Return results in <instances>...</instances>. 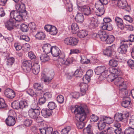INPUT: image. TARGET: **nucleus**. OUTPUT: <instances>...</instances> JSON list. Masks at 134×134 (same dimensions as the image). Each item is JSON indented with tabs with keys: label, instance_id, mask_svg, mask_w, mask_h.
Instances as JSON below:
<instances>
[{
	"label": "nucleus",
	"instance_id": "obj_1",
	"mask_svg": "<svg viewBox=\"0 0 134 134\" xmlns=\"http://www.w3.org/2000/svg\"><path fill=\"white\" fill-rule=\"evenodd\" d=\"M110 74L107 77V79L109 82L113 81H114V84L117 86L123 87L124 84H126V82H124L123 78L121 77H118V74H119L120 70L117 69L113 67H110L109 69Z\"/></svg>",
	"mask_w": 134,
	"mask_h": 134
},
{
	"label": "nucleus",
	"instance_id": "obj_2",
	"mask_svg": "<svg viewBox=\"0 0 134 134\" xmlns=\"http://www.w3.org/2000/svg\"><path fill=\"white\" fill-rule=\"evenodd\" d=\"M72 112L77 115V120L79 122H77L76 125L79 129H81L85 126V124L83 122L86 118V115L83 108L81 106L76 105L71 109Z\"/></svg>",
	"mask_w": 134,
	"mask_h": 134
},
{
	"label": "nucleus",
	"instance_id": "obj_3",
	"mask_svg": "<svg viewBox=\"0 0 134 134\" xmlns=\"http://www.w3.org/2000/svg\"><path fill=\"white\" fill-rule=\"evenodd\" d=\"M99 1L102 5H100L97 3H96L95 8H93V10H95V9H96L99 13L98 16H100L103 15L104 13L105 10L104 5H106L108 3V0H99Z\"/></svg>",
	"mask_w": 134,
	"mask_h": 134
},
{
	"label": "nucleus",
	"instance_id": "obj_4",
	"mask_svg": "<svg viewBox=\"0 0 134 134\" xmlns=\"http://www.w3.org/2000/svg\"><path fill=\"white\" fill-rule=\"evenodd\" d=\"M106 70V67L104 66H101L97 67L95 69L94 72L97 75L101 74L104 75L105 77H108L109 72V69Z\"/></svg>",
	"mask_w": 134,
	"mask_h": 134
},
{
	"label": "nucleus",
	"instance_id": "obj_5",
	"mask_svg": "<svg viewBox=\"0 0 134 134\" xmlns=\"http://www.w3.org/2000/svg\"><path fill=\"white\" fill-rule=\"evenodd\" d=\"M41 109L40 108L38 107L35 108H31L28 111V115L31 118L35 119L40 115V110Z\"/></svg>",
	"mask_w": 134,
	"mask_h": 134
},
{
	"label": "nucleus",
	"instance_id": "obj_6",
	"mask_svg": "<svg viewBox=\"0 0 134 134\" xmlns=\"http://www.w3.org/2000/svg\"><path fill=\"white\" fill-rule=\"evenodd\" d=\"M115 4H117L118 7L122 9H124L127 12L130 10V6L128 5L127 3L125 0H120L118 2H114Z\"/></svg>",
	"mask_w": 134,
	"mask_h": 134
},
{
	"label": "nucleus",
	"instance_id": "obj_7",
	"mask_svg": "<svg viewBox=\"0 0 134 134\" xmlns=\"http://www.w3.org/2000/svg\"><path fill=\"white\" fill-rule=\"evenodd\" d=\"M128 42L127 40H124L121 41L120 46L118 49V51L119 53L125 54L127 51L128 47L127 44L125 42Z\"/></svg>",
	"mask_w": 134,
	"mask_h": 134
},
{
	"label": "nucleus",
	"instance_id": "obj_8",
	"mask_svg": "<svg viewBox=\"0 0 134 134\" xmlns=\"http://www.w3.org/2000/svg\"><path fill=\"white\" fill-rule=\"evenodd\" d=\"M126 88V84H124L123 87H120L119 88V96L123 99L129 97V94H128V91Z\"/></svg>",
	"mask_w": 134,
	"mask_h": 134
},
{
	"label": "nucleus",
	"instance_id": "obj_9",
	"mask_svg": "<svg viewBox=\"0 0 134 134\" xmlns=\"http://www.w3.org/2000/svg\"><path fill=\"white\" fill-rule=\"evenodd\" d=\"M116 46L115 44H113L110 46L107 47L105 50L103 51V54L108 57H112V54L113 53H115L114 51L116 48Z\"/></svg>",
	"mask_w": 134,
	"mask_h": 134
},
{
	"label": "nucleus",
	"instance_id": "obj_10",
	"mask_svg": "<svg viewBox=\"0 0 134 134\" xmlns=\"http://www.w3.org/2000/svg\"><path fill=\"white\" fill-rule=\"evenodd\" d=\"M54 73L50 76L46 75V72L44 71L42 72L41 74L42 78L41 80L43 81L45 84L48 85L51 82V81L53 78Z\"/></svg>",
	"mask_w": 134,
	"mask_h": 134
},
{
	"label": "nucleus",
	"instance_id": "obj_11",
	"mask_svg": "<svg viewBox=\"0 0 134 134\" xmlns=\"http://www.w3.org/2000/svg\"><path fill=\"white\" fill-rule=\"evenodd\" d=\"M32 66V63L31 61L26 60L23 63L22 67L25 72L27 73L31 71Z\"/></svg>",
	"mask_w": 134,
	"mask_h": 134
},
{
	"label": "nucleus",
	"instance_id": "obj_12",
	"mask_svg": "<svg viewBox=\"0 0 134 134\" xmlns=\"http://www.w3.org/2000/svg\"><path fill=\"white\" fill-rule=\"evenodd\" d=\"M10 17L18 21H20L23 19L22 16L19 12H18L16 11H12L10 13Z\"/></svg>",
	"mask_w": 134,
	"mask_h": 134
},
{
	"label": "nucleus",
	"instance_id": "obj_13",
	"mask_svg": "<svg viewBox=\"0 0 134 134\" xmlns=\"http://www.w3.org/2000/svg\"><path fill=\"white\" fill-rule=\"evenodd\" d=\"M78 9L83 12L85 15H88L90 14L91 10L90 7L86 5L82 6L80 4H77Z\"/></svg>",
	"mask_w": 134,
	"mask_h": 134
},
{
	"label": "nucleus",
	"instance_id": "obj_14",
	"mask_svg": "<svg viewBox=\"0 0 134 134\" xmlns=\"http://www.w3.org/2000/svg\"><path fill=\"white\" fill-rule=\"evenodd\" d=\"M15 21L13 19L10 18L9 20H8L5 23V26L8 30L10 31L14 29V26L15 25Z\"/></svg>",
	"mask_w": 134,
	"mask_h": 134
},
{
	"label": "nucleus",
	"instance_id": "obj_15",
	"mask_svg": "<svg viewBox=\"0 0 134 134\" xmlns=\"http://www.w3.org/2000/svg\"><path fill=\"white\" fill-rule=\"evenodd\" d=\"M121 106L125 108H130L131 107L132 104L130 98L127 97L123 99L121 103Z\"/></svg>",
	"mask_w": 134,
	"mask_h": 134
},
{
	"label": "nucleus",
	"instance_id": "obj_16",
	"mask_svg": "<svg viewBox=\"0 0 134 134\" xmlns=\"http://www.w3.org/2000/svg\"><path fill=\"white\" fill-rule=\"evenodd\" d=\"M114 21L117 26L121 30H123L124 29V25L123 21L120 18L116 16L114 18Z\"/></svg>",
	"mask_w": 134,
	"mask_h": 134
},
{
	"label": "nucleus",
	"instance_id": "obj_17",
	"mask_svg": "<svg viewBox=\"0 0 134 134\" xmlns=\"http://www.w3.org/2000/svg\"><path fill=\"white\" fill-rule=\"evenodd\" d=\"M4 95L7 98L10 99H13L15 96V93L12 90L7 89L6 90Z\"/></svg>",
	"mask_w": 134,
	"mask_h": 134
},
{
	"label": "nucleus",
	"instance_id": "obj_18",
	"mask_svg": "<svg viewBox=\"0 0 134 134\" xmlns=\"http://www.w3.org/2000/svg\"><path fill=\"white\" fill-rule=\"evenodd\" d=\"M51 51V52L52 56L54 57H58L59 53L61 52V51L59 48L56 46H52Z\"/></svg>",
	"mask_w": 134,
	"mask_h": 134
},
{
	"label": "nucleus",
	"instance_id": "obj_19",
	"mask_svg": "<svg viewBox=\"0 0 134 134\" xmlns=\"http://www.w3.org/2000/svg\"><path fill=\"white\" fill-rule=\"evenodd\" d=\"M39 130L42 134H52L53 131V128L50 127L39 129Z\"/></svg>",
	"mask_w": 134,
	"mask_h": 134
},
{
	"label": "nucleus",
	"instance_id": "obj_20",
	"mask_svg": "<svg viewBox=\"0 0 134 134\" xmlns=\"http://www.w3.org/2000/svg\"><path fill=\"white\" fill-rule=\"evenodd\" d=\"M80 87V91L81 95L83 96L85 94L86 91L88 89V85L87 83L84 82H82L79 85Z\"/></svg>",
	"mask_w": 134,
	"mask_h": 134
},
{
	"label": "nucleus",
	"instance_id": "obj_21",
	"mask_svg": "<svg viewBox=\"0 0 134 134\" xmlns=\"http://www.w3.org/2000/svg\"><path fill=\"white\" fill-rule=\"evenodd\" d=\"M6 124L8 126H11L15 124V118L12 116H9L5 120Z\"/></svg>",
	"mask_w": 134,
	"mask_h": 134
},
{
	"label": "nucleus",
	"instance_id": "obj_22",
	"mask_svg": "<svg viewBox=\"0 0 134 134\" xmlns=\"http://www.w3.org/2000/svg\"><path fill=\"white\" fill-rule=\"evenodd\" d=\"M52 111L48 109H43L41 112L42 115L45 118H48L52 114Z\"/></svg>",
	"mask_w": 134,
	"mask_h": 134
},
{
	"label": "nucleus",
	"instance_id": "obj_23",
	"mask_svg": "<svg viewBox=\"0 0 134 134\" xmlns=\"http://www.w3.org/2000/svg\"><path fill=\"white\" fill-rule=\"evenodd\" d=\"M75 20L77 22L81 23L83 22L84 18L83 14L81 13H77L76 15Z\"/></svg>",
	"mask_w": 134,
	"mask_h": 134
},
{
	"label": "nucleus",
	"instance_id": "obj_24",
	"mask_svg": "<svg viewBox=\"0 0 134 134\" xmlns=\"http://www.w3.org/2000/svg\"><path fill=\"white\" fill-rule=\"evenodd\" d=\"M98 129L100 130H102L104 129L106 126V123L104 121H103L101 118H99V121L97 123Z\"/></svg>",
	"mask_w": 134,
	"mask_h": 134
},
{
	"label": "nucleus",
	"instance_id": "obj_25",
	"mask_svg": "<svg viewBox=\"0 0 134 134\" xmlns=\"http://www.w3.org/2000/svg\"><path fill=\"white\" fill-rule=\"evenodd\" d=\"M83 75V72L81 70L77 69L75 72L74 74L73 73L71 74H68V76L71 77L74 75L76 77H81Z\"/></svg>",
	"mask_w": 134,
	"mask_h": 134
},
{
	"label": "nucleus",
	"instance_id": "obj_26",
	"mask_svg": "<svg viewBox=\"0 0 134 134\" xmlns=\"http://www.w3.org/2000/svg\"><path fill=\"white\" fill-rule=\"evenodd\" d=\"M91 70H88L86 72V74L82 78L83 82L87 83L90 81V77L91 76Z\"/></svg>",
	"mask_w": 134,
	"mask_h": 134
},
{
	"label": "nucleus",
	"instance_id": "obj_27",
	"mask_svg": "<svg viewBox=\"0 0 134 134\" xmlns=\"http://www.w3.org/2000/svg\"><path fill=\"white\" fill-rule=\"evenodd\" d=\"M32 72L35 75L37 74L39 72L40 65L38 63L34 64L32 68Z\"/></svg>",
	"mask_w": 134,
	"mask_h": 134
},
{
	"label": "nucleus",
	"instance_id": "obj_28",
	"mask_svg": "<svg viewBox=\"0 0 134 134\" xmlns=\"http://www.w3.org/2000/svg\"><path fill=\"white\" fill-rule=\"evenodd\" d=\"M52 47L50 44H45L42 47L43 52L47 54L51 52V49Z\"/></svg>",
	"mask_w": 134,
	"mask_h": 134
},
{
	"label": "nucleus",
	"instance_id": "obj_29",
	"mask_svg": "<svg viewBox=\"0 0 134 134\" xmlns=\"http://www.w3.org/2000/svg\"><path fill=\"white\" fill-rule=\"evenodd\" d=\"M98 35H99V37L102 41H105L108 35L105 31H98Z\"/></svg>",
	"mask_w": 134,
	"mask_h": 134
},
{
	"label": "nucleus",
	"instance_id": "obj_30",
	"mask_svg": "<svg viewBox=\"0 0 134 134\" xmlns=\"http://www.w3.org/2000/svg\"><path fill=\"white\" fill-rule=\"evenodd\" d=\"M100 117L102 119L103 121H104L106 124H111L114 121L113 119L110 117L104 115H101Z\"/></svg>",
	"mask_w": 134,
	"mask_h": 134
},
{
	"label": "nucleus",
	"instance_id": "obj_31",
	"mask_svg": "<svg viewBox=\"0 0 134 134\" xmlns=\"http://www.w3.org/2000/svg\"><path fill=\"white\" fill-rule=\"evenodd\" d=\"M20 109L24 110L28 108V104L27 100H21L19 101Z\"/></svg>",
	"mask_w": 134,
	"mask_h": 134
},
{
	"label": "nucleus",
	"instance_id": "obj_32",
	"mask_svg": "<svg viewBox=\"0 0 134 134\" xmlns=\"http://www.w3.org/2000/svg\"><path fill=\"white\" fill-rule=\"evenodd\" d=\"M124 114L121 113H117L114 116V119L118 122L121 121L124 119Z\"/></svg>",
	"mask_w": 134,
	"mask_h": 134
},
{
	"label": "nucleus",
	"instance_id": "obj_33",
	"mask_svg": "<svg viewBox=\"0 0 134 134\" xmlns=\"http://www.w3.org/2000/svg\"><path fill=\"white\" fill-rule=\"evenodd\" d=\"M102 29L104 30H107L109 31L113 29V25L111 23H105L102 25Z\"/></svg>",
	"mask_w": 134,
	"mask_h": 134
},
{
	"label": "nucleus",
	"instance_id": "obj_34",
	"mask_svg": "<svg viewBox=\"0 0 134 134\" xmlns=\"http://www.w3.org/2000/svg\"><path fill=\"white\" fill-rule=\"evenodd\" d=\"M47 54L46 53L45 54H42L40 56V58L42 62H46L50 60L49 57Z\"/></svg>",
	"mask_w": 134,
	"mask_h": 134
},
{
	"label": "nucleus",
	"instance_id": "obj_35",
	"mask_svg": "<svg viewBox=\"0 0 134 134\" xmlns=\"http://www.w3.org/2000/svg\"><path fill=\"white\" fill-rule=\"evenodd\" d=\"M15 7L18 12L25 9V3H17L15 5Z\"/></svg>",
	"mask_w": 134,
	"mask_h": 134
},
{
	"label": "nucleus",
	"instance_id": "obj_36",
	"mask_svg": "<svg viewBox=\"0 0 134 134\" xmlns=\"http://www.w3.org/2000/svg\"><path fill=\"white\" fill-rule=\"evenodd\" d=\"M71 31L73 34H76L78 32L79 30V26L76 23H73L71 25Z\"/></svg>",
	"mask_w": 134,
	"mask_h": 134
},
{
	"label": "nucleus",
	"instance_id": "obj_37",
	"mask_svg": "<svg viewBox=\"0 0 134 134\" xmlns=\"http://www.w3.org/2000/svg\"><path fill=\"white\" fill-rule=\"evenodd\" d=\"M106 40L105 42L107 44H110L113 43L114 41L115 40V37L113 35H108Z\"/></svg>",
	"mask_w": 134,
	"mask_h": 134
},
{
	"label": "nucleus",
	"instance_id": "obj_38",
	"mask_svg": "<svg viewBox=\"0 0 134 134\" xmlns=\"http://www.w3.org/2000/svg\"><path fill=\"white\" fill-rule=\"evenodd\" d=\"M84 134H92V129L91 125H88L87 127L83 130Z\"/></svg>",
	"mask_w": 134,
	"mask_h": 134
},
{
	"label": "nucleus",
	"instance_id": "obj_39",
	"mask_svg": "<svg viewBox=\"0 0 134 134\" xmlns=\"http://www.w3.org/2000/svg\"><path fill=\"white\" fill-rule=\"evenodd\" d=\"M93 31H95L97 30L98 29V22L97 18H95L93 17Z\"/></svg>",
	"mask_w": 134,
	"mask_h": 134
},
{
	"label": "nucleus",
	"instance_id": "obj_40",
	"mask_svg": "<svg viewBox=\"0 0 134 134\" xmlns=\"http://www.w3.org/2000/svg\"><path fill=\"white\" fill-rule=\"evenodd\" d=\"M88 34V32L85 30H81L77 34V36L80 38H83Z\"/></svg>",
	"mask_w": 134,
	"mask_h": 134
},
{
	"label": "nucleus",
	"instance_id": "obj_41",
	"mask_svg": "<svg viewBox=\"0 0 134 134\" xmlns=\"http://www.w3.org/2000/svg\"><path fill=\"white\" fill-rule=\"evenodd\" d=\"M19 101L15 100L12 102L11 104L12 108L14 109H20Z\"/></svg>",
	"mask_w": 134,
	"mask_h": 134
},
{
	"label": "nucleus",
	"instance_id": "obj_42",
	"mask_svg": "<svg viewBox=\"0 0 134 134\" xmlns=\"http://www.w3.org/2000/svg\"><path fill=\"white\" fill-rule=\"evenodd\" d=\"M27 93L32 97H37L38 96L39 92H35L31 89H29L27 91Z\"/></svg>",
	"mask_w": 134,
	"mask_h": 134
},
{
	"label": "nucleus",
	"instance_id": "obj_43",
	"mask_svg": "<svg viewBox=\"0 0 134 134\" xmlns=\"http://www.w3.org/2000/svg\"><path fill=\"white\" fill-rule=\"evenodd\" d=\"M35 37L38 40H43L45 37V35L42 32H39L37 33Z\"/></svg>",
	"mask_w": 134,
	"mask_h": 134
},
{
	"label": "nucleus",
	"instance_id": "obj_44",
	"mask_svg": "<svg viewBox=\"0 0 134 134\" xmlns=\"http://www.w3.org/2000/svg\"><path fill=\"white\" fill-rule=\"evenodd\" d=\"M47 107L49 109L52 110L55 109L57 107L56 104L53 102H50L47 104Z\"/></svg>",
	"mask_w": 134,
	"mask_h": 134
},
{
	"label": "nucleus",
	"instance_id": "obj_45",
	"mask_svg": "<svg viewBox=\"0 0 134 134\" xmlns=\"http://www.w3.org/2000/svg\"><path fill=\"white\" fill-rule=\"evenodd\" d=\"M118 64V61L114 59H113L110 60L109 63L110 65L114 67L117 66Z\"/></svg>",
	"mask_w": 134,
	"mask_h": 134
},
{
	"label": "nucleus",
	"instance_id": "obj_46",
	"mask_svg": "<svg viewBox=\"0 0 134 134\" xmlns=\"http://www.w3.org/2000/svg\"><path fill=\"white\" fill-rule=\"evenodd\" d=\"M7 107L4 99L0 97V109L6 108Z\"/></svg>",
	"mask_w": 134,
	"mask_h": 134
},
{
	"label": "nucleus",
	"instance_id": "obj_47",
	"mask_svg": "<svg viewBox=\"0 0 134 134\" xmlns=\"http://www.w3.org/2000/svg\"><path fill=\"white\" fill-rule=\"evenodd\" d=\"M115 126L116 127V129H114V132L116 134H120L121 132L122 131V129L120 128V125L116 124L115 125Z\"/></svg>",
	"mask_w": 134,
	"mask_h": 134
},
{
	"label": "nucleus",
	"instance_id": "obj_48",
	"mask_svg": "<svg viewBox=\"0 0 134 134\" xmlns=\"http://www.w3.org/2000/svg\"><path fill=\"white\" fill-rule=\"evenodd\" d=\"M33 86L34 88L37 91L42 90L43 86L41 84L37 83H36L34 84Z\"/></svg>",
	"mask_w": 134,
	"mask_h": 134
},
{
	"label": "nucleus",
	"instance_id": "obj_49",
	"mask_svg": "<svg viewBox=\"0 0 134 134\" xmlns=\"http://www.w3.org/2000/svg\"><path fill=\"white\" fill-rule=\"evenodd\" d=\"M20 30L23 32H26L29 30V28L27 25L25 24H21L20 27Z\"/></svg>",
	"mask_w": 134,
	"mask_h": 134
},
{
	"label": "nucleus",
	"instance_id": "obj_50",
	"mask_svg": "<svg viewBox=\"0 0 134 134\" xmlns=\"http://www.w3.org/2000/svg\"><path fill=\"white\" fill-rule=\"evenodd\" d=\"M75 60V59L73 57H69L68 58L66 61H63V63H64L66 65H67L72 63Z\"/></svg>",
	"mask_w": 134,
	"mask_h": 134
},
{
	"label": "nucleus",
	"instance_id": "obj_51",
	"mask_svg": "<svg viewBox=\"0 0 134 134\" xmlns=\"http://www.w3.org/2000/svg\"><path fill=\"white\" fill-rule=\"evenodd\" d=\"M125 134H134V128L129 127L125 130Z\"/></svg>",
	"mask_w": 134,
	"mask_h": 134
},
{
	"label": "nucleus",
	"instance_id": "obj_52",
	"mask_svg": "<svg viewBox=\"0 0 134 134\" xmlns=\"http://www.w3.org/2000/svg\"><path fill=\"white\" fill-rule=\"evenodd\" d=\"M71 129V127L70 126H67L62 130V134H68V132L70 131Z\"/></svg>",
	"mask_w": 134,
	"mask_h": 134
},
{
	"label": "nucleus",
	"instance_id": "obj_53",
	"mask_svg": "<svg viewBox=\"0 0 134 134\" xmlns=\"http://www.w3.org/2000/svg\"><path fill=\"white\" fill-rule=\"evenodd\" d=\"M57 32L56 28L54 26H52L49 31V34L52 35H54L56 34Z\"/></svg>",
	"mask_w": 134,
	"mask_h": 134
},
{
	"label": "nucleus",
	"instance_id": "obj_54",
	"mask_svg": "<svg viewBox=\"0 0 134 134\" xmlns=\"http://www.w3.org/2000/svg\"><path fill=\"white\" fill-rule=\"evenodd\" d=\"M47 100L43 96H41L39 98L38 100L39 103L40 105H42L45 103Z\"/></svg>",
	"mask_w": 134,
	"mask_h": 134
},
{
	"label": "nucleus",
	"instance_id": "obj_55",
	"mask_svg": "<svg viewBox=\"0 0 134 134\" xmlns=\"http://www.w3.org/2000/svg\"><path fill=\"white\" fill-rule=\"evenodd\" d=\"M70 45L74 46L77 45L78 42V40L76 38L72 37Z\"/></svg>",
	"mask_w": 134,
	"mask_h": 134
},
{
	"label": "nucleus",
	"instance_id": "obj_56",
	"mask_svg": "<svg viewBox=\"0 0 134 134\" xmlns=\"http://www.w3.org/2000/svg\"><path fill=\"white\" fill-rule=\"evenodd\" d=\"M32 123V120L29 119H25L24 121V124L25 126L27 127H29L30 126Z\"/></svg>",
	"mask_w": 134,
	"mask_h": 134
},
{
	"label": "nucleus",
	"instance_id": "obj_57",
	"mask_svg": "<svg viewBox=\"0 0 134 134\" xmlns=\"http://www.w3.org/2000/svg\"><path fill=\"white\" fill-rule=\"evenodd\" d=\"M129 66L131 69H134V60L129 59L127 62Z\"/></svg>",
	"mask_w": 134,
	"mask_h": 134
},
{
	"label": "nucleus",
	"instance_id": "obj_58",
	"mask_svg": "<svg viewBox=\"0 0 134 134\" xmlns=\"http://www.w3.org/2000/svg\"><path fill=\"white\" fill-rule=\"evenodd\" d=\"M57 101L60 103H62L64 101V98L61 95L58 96L57 98Z\"/></svg>",
	"mask_w": 134,
	"mask_h": 134
},
{
	"label": "nucleus",
	"instance_id": "obj_59",
	"mask_svg": "<svg viewBox=\"0 0 134 134\" xmlns=\"http://www.w3.org/2000/svg\"><path fill=\"white\" fill-rule=\"evenodd\" d=\"M20 39L27 42L29 41L30 40V38L28 36L25 35H21L20 36Z\"/></svg>",
	"mask_w": 134,
	"mask_h": 134
},
{
	"label": "nucleus",
	"instance_id": "obj_60",
	"mask_svg": "<svg viewBox=\"0 0 134 134\" xmlns=\"http://www.w3.org/2000/svg\"><path fill=\"white\" fill-rule=\"evenodd\" d=\"M7 64L10 66H12L14 62V58L11 57L7 59Z\"/></svg>",
	"mask_w": 134,
	"mask_h": 134
},
{
	"label": "nucleus",
	"instance_id": "obj_61",
	"mask_svg": "<svg viewBox=\"0 0 134 134\" xmlns=\"http://www.w3.org/2000/svg\"><path fill=\"white\" fill-rule=\"evenodd\" d=\"M48 100V99L51 98L52 97V94L51 93L49 92H45L43 96Z\"/></svg>",
	"mask_w": 134,
	"mask_h": 134
},
{
	"label": "nucleus",
	"instance_id": "obj_62",
	"mask_svg": "<svg viewBox=\"0 0 134 134\" xmlns=\"http://www.w3.org/2000/svg\"><path fill=\"white\" fill-rule=\"evenodd\" d=\"M71 39L72 37H68L65 38L64 40L65 43L67 45H70Z\"/></svg>",
	"mask_w": 134,
	"mask_h": 134
},
{
	"label": "nucleus",
	"instance_id": "obj_63",
	"mask_svg": "<svg viewBox=\"0 0 134 134\" xmlns=\"http://www.w3.org/2000/svg\"><path fill=\"white\" fill-rule=\"evenodd\" d=\"M14 46L17 51L20 50L22 48V46L20 45V44L18 43H14Z\"/></svg>",
	"mask_w": 134,
	"mask_h": 134
},
{
	"label": "nucleus",
	"instance_id": "obj_64",
	"mask_svg": "<svg viewBox=\"0 0 134 134\" xmlns=\"http://www.w3.org/2000/svg\"><path fill=\"white\" fill-rule=\"evenodd\" d=\"M124 19L128 21L130 23H132L133 21V19L129 15H126L124 17Z\"/></svg>",
	"mask_w": 134,
	"mask_h": 134
}]
</instances>
